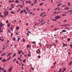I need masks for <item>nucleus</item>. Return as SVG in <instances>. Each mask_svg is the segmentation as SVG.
<instances>
[{"instance_id": "1", "label": "nucleus", "mask_w": 72, "mask_h": 72, "mask_svg": "<svg viewBox=\"0 0 72 72\" xmlns=\"http://www.w3.org/2000/svg\"><path fill=\"white\" fill-rule=\"evenodd\" d=\"M1 61L2 62H6V59L5 58H4L3 59L1 60Z\"/></svg>"}, {"instance_id": "2", "label": "nucleus", "mask_w": 72, "mask_h": 72, "mask_svg": "<svg viewBox=\"0 0 72 72\" xmlns=\"http://www.w3.org/2000/svg\"><path fill=\"white\" fill-rule=\"evenodd\" d=\"M60 16H57L56 17H55V19H60Z\"/></svg>"}, {"instance_id": "3", "label": "nucleus", "mask_w": 72, "mask_h": 72, "mask_svg": "<svg viewBox=\"0 0 72 72\" xmlns=\"http://www.w3.org/2000/svg\"><path fill=\"white\" fill-rule=\"evenodd\" d=\"M6 54V53H3L2 55H1V57H3V56H4V55H5Z\"/></svg>"}, {"instance_id": "4", "label": "nucleus", "mask_w": 72, "mask_h": 72, "mask_svg": "<svg viewBox=\"0 0 72 72\" xmlns=\"http://www.w3.org/2000/svg\"><path fill=\"white\" fill-rule=\"evenodd\" d=\"M12 68H10V69H8L9 72H10L12 71Z\"/></svg>"}, {"instance_id": "5", "label": "nucleus", "mask_w": 72, "mask_h": 72, "mask_svg": "<svg viewBox=\"0 0 72 72\" xmlns=\"http://www.w3.org/2000/svg\"><path fill=\"white\" fill-rule=\"evenodd\" d=\"M0 26L1 27H2V26H3V23L2 22H0Z\"/></svg>"}, {"instance_id": "6", "label": "nucleus", "mask_w": 72, "mask_h": 72, "mask_svg": "<svg viewBox=\"0 0 72 72\" xmlns=\"http://www.w3.org/2000/svg\"><path fill=\"white\" fill-rule=\"evenodd\" d=\"M19 27H18V26H17L16 27V30H19Z\"/></svg>"}, {"instance_id": "7", "label": "nucleus", "mask_w": 72, "mask_h": 72, "mask_svg": "<svg viewBox=\"0 0 72 72\" xmlns=\"http://www.w3.org/2000/svg\"><path fill=\"white\" fill-rule=\"evenodd\" d=\"M66 30H63L62 31V32H66Z\"/></svg>"}, {"instance_id": "8", "label": "nucleus", "mask_w": 72, "mask_h": 72, "mask_svg": "<svg viewBox=\"0 0 72 72\" xmlns=\"http://www.w3.org/2000/svg\"><path fill=\"white\" fill-rule=\"evenodd\" d=\"M21 38H18L17 39V41L18 42H19V40H21Z\"/></svg>"}, {"instance_id": "9", "label": "nucleus", "mask_w": 72, "mask_h": 72, "mask_svg": "<svg viewBox=\"0 0 72 72\" xmlns=\"http://www.w3.org/2000/svg\"><path fill=\"white\" fill-rule=\"evenodd\" d=\"M62 69L61 68H60L59 70V72H62Z\"/></svg>"}, {"instance_id": "10", "label": "nucleus", "mask_w": 72, "mask_h": 72, "mask_svg": "<svg viewBox=\"0 0 72 72\" xmlns=\"http://www.w3.org/2000/svg\"><path fill=\"white\" fill-rule=\"evenodd\" d=\"M10 58H11V57H10L9 58L6 59V60H9Z\"/></svg>"}, {"instance_id": "11", "label": "nucleus", "mask_w": 72, "mask_h": 72, "mask_svg": "<svg viewBox=\"0 0 72 72\" xmlns=\"http://www.w3.org/2000/svg\"><path fill=\"white\" fill-rule=\"evenodd\" d=\"M69 9V8H67V7H66L64 9L65 10H66H66H68V9Z\"/></svg>"}, {"instance_id": "12", "label": "nucleus", "mask_w": 72, "mask_h": 72, "mask_svg": "<svg viewBox=\"0 0 72 72\" xmlns=\"http://www.w3.org/2000/svg\"><path fill=\"white\" fill-rule=\"evenodd\" d=\"M10 23H8L7 25L8 27H10Z\"/></svg>"}, {"instance_id": "13", "label": "nucleus", "mask_w": 72, "mask_h": 72, "mask_svg": "<svg viewBox=\"0 0 72 72\" xmlns=\"http://www.w3.org/2000/svg\"><path fill=\"white\" fill-rule=\"evenodd\" d=\"M72 61H71L68 64V65H71V64H72Z\"/></svg>"}, {"instance_id": "14", "label": "nucleus", "mask_w": 72, "mask_h": 72, "mask_svg": "<svg viewBox=\"0 0 72 72\" xmlns=\"http://www.w3.org/2000/svg\"><path fill=\"white\" fill-rule=\"evenodd\" d=\"M9 3H11V2H14V1H9Z\"/></svg>"}, {"instance_id": "15", "label": "nucleus", "mask_w": 72, "mask_h": 72, "mask_svg": "<svg viewBox=\"0 0 72 72\" xmlns=\"http://www.w3.org/2000/svg\"><path fill=\"white\" fill-rule=\"evenodd\" d=\"M23 10H22L20 12V13H21V14H22V13H23Z\"/></svg>"}, {"instance_id": "16", "label": "nucleus", "mask_w": 72, "mask_h": 72, "mask_svg": "<svg viewBox=\"0 0 72 72\" xmlns=\"http://www.w3.org/2000/svg\"><path fill=\"white\" fill-rule=\"evenodd\" d=\"M26 62V60H23V62L24 63H25V62Z\"/></svg>"}, {"instance_id": "17", "label": "nucleus", "mask_w": 72, "mask_h": 72, "mask_svg": "<svg viewBox=\"0 0 72 72\" xmlns=\"http://www.w3.org/2000/svg\"><path fill=\"white\" fill-rule=\"evenodd\" d=\"M15 3H18V1L17 0H16V2Z\"/></svg>"}, {"instance_id": "18", "label": "nucleus", "mask_w": 72, "mask_h": 72, "mask_svg": "<svg viewBox=\"0 0 72 72\" xmlns=\"http://www.w3.org/2000/svg\"><path fill=\"white\" fill-rule=\"evenodd\" d=\"M11 53H9L7 56V57H8V56H10V54H11Z\"/></svg>"}, {"instance_id": "19", "label": "nucleus", "mask_w": 72, "mask_h": 72, "mask_svg": "<svg viewBox=\"0 0 72 72\" xmlns=\"http://www.w3.org/2000/svg\"><path fill=\"white\" fill-rule=\"evenodd\" d=\"M11 13L12 14H14V13L13 11L11 12Z\"/></svg>"}, {"instance_id": "20", "label": "nucleus", "mask_w": 72, "mask_h": 72, "mask_svg": "<svg viewBox=\"0 0 72 72\" xmlns=\"http://www.w3.org/2000/svg\"><path fill=\"white\" fill-rule=\"evenodd\" d=\"M15 55H16V53H15L14 55H13V57H15Z\"/></svg>"}, {"instance_id": "21", "label": "nucleus", "mask_w": 72, "mask_h": 72, "mask_svg": "<svg viewBox=\"0 0 72 72\" xmlns=\"http://www.w3.org/2000/svg\"><path fill=\"white\" fill-rule=\"evenodd\" d=\"M29 46H30V45H28L27 46V48H29Z\"/></svg>"}, {"instance_id": "22", "label": "nucleus", "mask_w": 72, "mask_h": 72, "mask_svg": "<svg viewBox=\"0 0 72 72\" xmlns=\"http://www.w3.org/2000/svg\"><path fill=\"white\" fill-rule=\"evenodd\" d=\"M6 14H7V15H8V14H9V12H7L6 11Z\"/></svg>"}, {"instance_id": "23", "label": "nucleus", "mask_w": 72, "mask_h": 72, "mask_svg": "<svg viewBox=\"0 0 72 72\" xmlns=\"http://www.w3.org/2000/svg\"><path fill=\"white\" fill-rule=\"evenodd\" d=\"M4 15H5V17H7V15H6V13L5 12H4Z\"/></svg>"}, {"instance_id": "24", "label": "nucleus", "mask_w": 72, "mask_h": 72, "mask_svg": "<svg viewBox=\"0 0 72 72\" xmlns=\"http://www.w3.org/2000/svg\"><path fill=\"white\" fill-rule=\"evenodd\" d=\"M36 3H37V1H36V0H35V2H34V4H35Z\"/></svg>"}, {"instance_id": "25", "label": "nucleus", "mask_w": 72, "mask_h": 72, "mask_svg": "<svg viewBox=\"0 0 72 72\" xmlns=\"http://www.w3.org/2000/svg\"><path fill=\"white\" fill-rule=\"evenodd\" d=\"M16 62V63H17V64H18V63H19V62H18V61H17Z\"/></svg>"}, {"instance_id": "26", "label": "nucleus", "mask_w": 72, "mask_h": 72, "mask_svg": "<svg viewBox=\"0 0 72 72\" xmlns=\"http://www.w3.org/2000/svg\"><path fill=\"white\" fill-rule=\"evenodd\" d=\"M29 4H31V1H29V2H28Z\"/></svg>"}, {"instance_id": "27", "label": "nucleus", "mask_w": 72, "mask_h": 72, "mask_svg": "<svg viewBox=\"0 0 72 72\" xmlns=\"http://www.w3.org/2000/svg\"><path fill=\"white\" fill-rule=\"evenodd\" d=\"M43 4V3H40V6H41V5H42Z\"/></svg>"}, {"instance_id": "28", "label": "nucleus", "mask_w": 72, "mask_h": 72, "mask_svg": "<svg viewBox=\"0 0 72 72\" xmlns=\"http://www.w3.org/2000/svg\"><path fill=\"white\" fill-rule=\"evenodd\" d=\"M56 21L57 20L55 19H52L51 20V21Z\"/></svg>"}, {"instance_id": "29", "label": "nucleus", "mask_w": 72, "mask_h": 72, "mask_svg": "<svg viewBox=\"0 0 72 72\" xmlns=\"http://www.w3.org/2000/svg\"><path fill=\"white\" fill-rule=\"evenodd\" d=\"M6 47H5V48H4L3 49H2V50H4V49H6Z\"/></svg>"}, {"instance_id": "30", "label": "nucleus", "mask_w": 72, "mask_h": 72, "mask_svg": "<svg viewBox=\"0 0 72 72\" xmlns=\"http://www.w3.org/2000/svg\"><path fill=\"white\" fill-rule=\"evenodd\" d=\"M31 69H32V70H34V68H33V67H32V68H31Z\"/></svg>"}, {"instance_id": "31", "label": "nucleus", "mask_w": 72, "mask_h": 72, "mask_svg": "<svg viewBox=\"0 0 72 72\" xmlns=\"http://www.w3.org/2000/svg\"><path fill=\"white\" fill-rule=\"evenodd\" d=\"M46 23V22H44V23H42V24H41V25H42V24H45V23Z\"/></svg>"}, {"instance_id": "32", "label": "nucleus", "mask_w": 72, "mask_h": 72, "mask_svg": "<svg viewBox=\"0 0 72 72\" xmlns=\"http://www.w3.org/2000/svg\"><path fill=\"white\" fill-rule=\"evenodd\" d=\"M15 38H13V39L14 40V41H15Z\"/></svg>"}, {"instance_id": "33", "label": "nucleus", "mask_w": 72, "mask_h": 72, "mask_svg": "<svg viewBox=\"0 0 72 72\" xmlns=\"http://www.w3.org/2000/svg\"><path fill=\"white\" fill-rule=\"evenodd\" d=\"M6 23H8V20H6Z\"/></svg>"}, {"instance_id": "34", "label": "nucleus", "mask_w": 72, "mask_h": 72, "mask_svg": "<svg viewBox=\"0 0 72 72\" xmlns=\"http://www.w3.org/2000/svg\"><path fill=\"white\" fill-rule=\"evenodd\" d=\"M67 40L68 41H70V39H67Z\"/></svg>"}, {"instance_id": "35", "label": "nucleus", "mask_w": 72, "mask_h": 72, "mask_svg": "<svg viewBox=\"0 0 72 72\" xmlns=\"http://www.w3.org/2000/svg\"><path fill=\"white\" fill-rule=\"evenodd\" d=\"M62 44H63L64 46H66V44H65L62 43Z\"/></svg>"}, {"instance_id": "36", "label": "nucleus", "mask_w": 72, "mask_h": 72, "mask_svg": "<svg viewBox=\"0 0 72 72\" xmlns=\"http://www.w3.org/2000/svg\"><path fill=\"white\" fill-rule=\"evenodd\" d=\"M66 68H64L63 69V70L64 71H65V69Z\"/></svg>"}, {"instance_id": "37", "label": "nucleus", "mask_w": 72, "mask_h": 72, "mask_svg": "<svg viewBox=\"0 0 72 72\" xmlns=\"http://www.w3.org/2000/svg\"><path fill=\"white\" fill-rule=\"evenodd\" d=\"M22 41H23V42H25V40H24V39H23L22 40Z\"/></svg>"}, {"instance_id": "38", "label": "nucleus", "mask_w": 72, "mask_h": 72, "mask_svg": "<svg viewBox=\"0 0 72 72\" xmlns=\"http://www.w3.org/2000/svg\"><path fill=\"white\" fill-rule=\"evenodd\" d=\"M28 57H31V55H30V54H28Z\"/></svg>"}, {"instance_id": "39", "label": "nucleus", "mask_w": 72, "mask_h": 72, "mask_svg": "<svg viewBox=\"0 0 72 72\" xmlns=\"http://www.w3.org/2000/svg\"><path fill=\"white\" fill-rule=\"evenodd\" d=\"M26 3L28 4V1H26Z\"/></svg>"}, {"instance_id": "40", "label": "nucleus", "mask_w": 72, "mask_h": 72, "mask_svg": "<svg viewBox=\"0 0 72 72\" xmlns=\"http://www.w3.org/2000/svg\"><path fill=\"white\" fill-rule=\"evenodd\" d=\"M68 5H70V4H70V3H68Z\"/></svg>"}, {"instance_id": "41", "label": "nucleus", "mask_w": 72, "mask_h": 72, "mask_svg": "<svg viewBox=\"0 0 72 72\" xmlns=\"http://www.w3.org/2000/svg\"><path fill=\"white\" fill-rule=\"evenodd\" d=\"M56 64V62H55L54 63V66H55V64Z\"/></svg>"}, {"instance_id": "42", "label": "nucleus", "mask_w": 72, "mask_h": 72, "mask_svg": "<svg viewBox=\"0 0 72 72\" xmlns=\"http://www.w3.org/2000/svg\"><path fill=\"white\" fill-rule=\"evenodd\" d=\"M26 25L27 26H28V23H26Z\"/></svg>"}, {"instance_id": "43", "label": "nucleus", "mask_w": 72, "mask_h": 72, "mask_svg": "<svg viewBox=\"0 0 72 72\" xmlns=\"http://www.w3.org/2000/svg\"><path fill=\"white\" fill-rule=\"evenodd\" d=\"M11 30H12V31H13V28H12V27H11V28H10Z\"/></svg>"}, {"instance_id": "44", "label": "nucleus", "mask_w": 72, "mask_h": 72, "mask_svg": "<svg viewBox=\"0 0 72 72\" xmlns=\"http://www.w3.org/2000/svg\"><path fill=\"white\" fill-rule=\"evenodd\" d=\"M72 12V11L71 10H70L69 11H68V12Z\"/></svg>"}, {"instance_id": "45", "label": "nucleus", "mask_w": 72, "mask_h": 72, "mask_svg": "<svg viewBox=\"0 0 72 72\" xmlns=\"http://www.w3.org/2000/svg\"><path fill=\"white\" fill-rule=\"evenodd\" d=\"M38 51H39V52L40 53V49H38Z\"/></svg>"}, {"instance_id": "46", "label": "nucleus", "mask_w": 72, "mask_h": 72, "mask_svg": "<svg viewBox=\"0 0 72 72\" xmlns=\"http://www.w3.org/2000/svg\"><path fill=\"white\" fill-rule=\"evenodd\" d=\"M38 58H41V57L40 56H38Z\"/></svg>"}, {"instance_id": "47", "label": "nucleus", "mask_w": 72, "mask_h": 72, "mask_svg": "<svg viewBox=\"0 0 72 72\" xmlns=\"http://www.w3.org/2000/svg\"><path fill=\"white\" fill-rule=\"evenodd\" d=\"M11 36L12 37V36H13V33H11Z\"/></svg>"}, {"instance_id": "48", "label": "nucleus", "mask_w": 72, "mask_h": 72, "mask_svg": "<svg viewBox=\"0 0 72 72\" xmlns=\"http://www.w3.org/2000/svg\"><path fill=\"white\" fill-rule=\"evenodd\" d=\"M35 42H36L34 41V42H33L32 43H33V44H34V43H35Z\"/></svg>"}, {"instance_id": "49", "label": "nucleus", "mask_w": 72, "mask_h": 72, "mask_svg": "<svg viewBox=\"0 0 72 72\" xmlns=\"http://www.w3.org/2000/svg\"><path fill=\"white\" fill-rule=\"evenodd\" d=\"M18 53L19 54L21 53V52L20 51H19L18 52Z\"/></svg>"}, {"instance_id": "50", "label": "nucleus", "mask_w": 72, "mask_h": 72, "mask_svg": "<svg viewBox=\"0 0 72 72\" xmlns=\"http://www.w3.org/2000/svg\"><path fill=\"white\" fill-rule=\"evenodd\" d=\"M66 21H67V20L65 21H63V22H66Z\"/></svg>"}, {"instance_id": "51", "label": "nucleus", "mask_w": 72, "mask_h": 72, "mask_svg": "<svg viewBox=\"0 0 72 72\" xmlns=\"http://www.w3.org/2000/svg\"><path fill=\"white\" fill-rule=\"evenodd\" d=\"M62 15H63V16H66V15H64V14H62Z\"/></svg>"}, {"instance_id": "52", "label": "nucleus", "mask_w": 72, "mask_h": 72, "mask_svg": "<svg viewBox=\"0 0 72 72\" xmlns=\"http://www.w3.org/2000/svg\"><path fill=\"white\" fill-rule=\"evenodd\" d=\"M54 13H55V14H56V13H57V12H56V11H55Z\"/></svg>"}, {"instance_id": "53", "label": "nucleus", "mask_w": 72, "mask_h": 72, "mask_svg": "<svg viewBox=\"0 0 72 72\" xmlns=\"http://www.w3.org/2000/svg\"><path fill=\"white\" fill-rule=\"evenodd\" d=\"M24 12H26V10H23V11Z\"/></svg>"}, {"instance_id": "54", "label": "nucleus", "mask_w": 72, "mask_h": 72, "mask_svg": "<svg viewBox=\"0 0 72 72\" xmlns=\"http://www.w3.org/2000/svg\"><path fill=\"white\" fill-rule=\"evenodd\" d=\"M21 59V58L19 57V58H18V60H19V59Z\"/></svg>"}, {"instance_id": "55", "label": "nucleus", "mask_w": 72, "mask_h": 72, "mask_svg": "<svg viewBox=\"0 0 72 72\" xmlns=\"http://www.w3.org/2000/svg\"><path fill=\"white\" fill-rule=\"evenodd\" d=\"M27 36H29V34L28 33H27Z\"/></svg>"}, {"instance_id": "56", "label": "nucleus", "mask_w": 72, "mask_h": 72, "mask_svg": "<svg viewBox=\"0 0 72 72\" xmlns=\"http://www.w3.org/2000/svg\"><path fill=\"white\" fill-rule=\"evenodd\" d=\"M28 33H31V32H30L29 31H28Z\"/></svg>"}, {"instance_id": "57", "label": "nucleus", "mask_w": 72, "mask_h": 72, "mask_svg": "<svg viewBox=\"0 0 72 72\" xmlns=\"http://www.w3.org/2000/svg\"><path fill=\"white\" fill-rule=\"evenodd\" d=\"M14 60H16V58H15L13 60V61H14Z\"/></svg>"}, {"instance_id": "58", "label": "nucleus", "mask_w": 72, "mask_h": 72, "mask_svg": "<svg viewBox=\"0 0 72 72\" xmlns=\"http://www.w3.org/2000/svg\"><path fill=\"white\" fill-rule=\"evenodd\" d=\"M12 9V8H10V9L9 10H11Z\"/></svg>"}, {"instance_id": "59", "label": "nucleus", "mask_w": 72, "mask_h": 72, "mask_svg": "<svg viewBox=\"0 0 72 72\" xmlns=\"http://www.w3.org/2000/svg\"><path fill=\"white\" fill-rule=\"evenodd\" d=\"M8 32H9V33H10V32H10V31L8 30Z\"/></svg>"}, {"instance_id": "60", "label": "nucleus", "mask_w": 72, "mask_h": 72, "mask_svg": "<svg viewBox=\"0 0 72 72\" xmlns=\"http://www.w3.org/2000/svg\"><path fill=\"white\" fill-rule=\"evenodd\" d=\"M71 46V48H72V44H70Z\"/></svg>"}, {"instance_id": "61", "label": "nucleus", "mask_w": 72, "mask_h": 72, "mask_svg": "<svg viewBox=\"0 0 72 72\" xmlns=\"http://www.w3.org/2000/svg\"><path fill=\"white\" fill-rule=\"evenodd\" d=\"M36 52H37V54H39V52H38L37 51H36Z\"/></svg>"}, {"instance_id": "62", "label": "nucleus", "mask_w": 72, "mask_h": 72, "mask_svg": "<svg viewBox=\"0 0 72 72\" xmlns=\"http://www.w3.org/2000/svg\"><path fill=\"white\" fill-rule=\"evenodd\" d=\"M21 7V8H22V5H20Z\"/></svg>"}, {"instance_id": "63", "label": "nucleus", "mask_w": 72, "mask_h": 72, "mask_svg": "<svg viewBox=\"0 0 72 72\" xmlns=\"http://www.w3.org/2000/svg\"><path fill=\"white\" fill-rule=\"evenodd\" d=\"M39 10H40V9L39 8H38L37 9V11H39Z\"/></svg>"}, {"instance_id": "64", "label": "nucleus", "mask_w": 72, "mask_h": 72, "mask_svg": "<svg viewBox=\"0 0 72 72\" xmlns=\"http://www.w3.org/2000/svg\"><path fill=\"white\" fill-rule=\"evenodd\" d=\"M32 14V12H31V13H30V14Z\"/></svg>"}]
</instances>
